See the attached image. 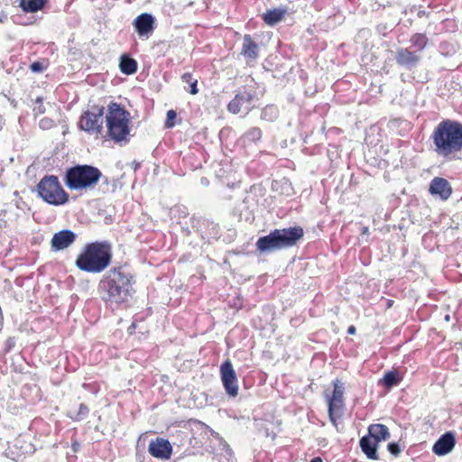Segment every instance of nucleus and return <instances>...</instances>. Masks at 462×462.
<instances>
[{
	"label": "nucleus",
	"mask_w": 462,
	"mask_h": 462,
	"mask_svg": "<svg viewBox=\"0 0 462 462\" xmlns=\"http://www.w3.org/2000/svg\"><path fill=\"white\" fill-rule=\"evenodd\" d=\"M135 276L125 265L111 267L99 280L97 293L100 300L109 308H119L128 302L134 289Z\"/></svg>",
	"instance_id": "f257e3e1"
},
{
	"label": "nucleus",
	"mask_w": 462,
	"mask_h": 462,
	"mask_svg": "<svg viewBox=\"0 0 462 462\" xmlns=\"http://www.w3.org/2000/svg\"><path fill=\"white\" fill-rule=\"evenodd\" d=\"M430 140L434 152L440 157L452 160L462 152V123L443 119L434 128Z\"/></svg>",
	"instance_id": "f03ea898"
},
{
	"label": "nucleus",
	"mask_w": 462,
	"mask_h": 462,
	"mask_svg": "<svg viewBox=\"0 0 462 462\" xmlns=\"http://www.w3.org/2000/svg\"><path fill=\"white\" fill-rule=\"evenodd\" d=\"M112 245L106 240L95 241L84 245L78 254L75 265L82 272L101 273L112 263Z\"/></svg>",
	"instance_id": "7ed1b4c3"
},
{
	"label": "nucleus",
	"mask_w": 462,
	"mask_h": 462,
	"mask_svg": "<svg viewBox=\"0 0 462 462\" xmlns=\"http://www.w3.org/2000/svg\"><path fill=\"white\" fill-rule=\"evenodd\" d=\"M101 171L93 165L77 164L68 168L64 174V183L70 190L93 189L102 179Z\"/></svg>",
	"instance_id": "20e7f679"
},
{
	"label": "nucleus",
	"mask_w": 462,
	"mask_h": 462,
	"mask_svg": "<svg viewBox=\"0 0 462 462\" xmlns=\"http://www.w3.org/2000/svg\"><path fill=\"white\" fill-rule=\"evenodd\" d=\"M129 118L130 113L121 105L110 102L106 115L107 135L116 143H126L129 142Z\"/></svg>",
	"instance_id": "39448f33"
},
{
	"label": "nucleus",
	"mask_w": 462,
	"mask_h": 462,
	"mask_svg": "<svg viewBox=\"0 0 462 462\" xmlns=\"http://www.w3.org/2000/svg\"><path fill=\"white\" fill-rule=\"evenodd\" d=\"M38 196L53 206H61L69 201V194L61 187L55 175H45L37 184Z\"/></svg>",
	"instance_id": "423d86ee"
},
{
	"label": "nucleus",
	"mask_w": 462,
	"mask_h": 462,
	"mask_svg": "<svg viewBox=\"0 0 462 462\" xmlns=\"http://www.w3.org/2000/svg\"><path fill=\"white\" fill-rule=\"evenodd\" d=\"M333 392L328 395V411L329 420L334 426H337V419L343 415L344 411V392L345 384L338 379L333 381Z\"/></svg>",
	"instance_id": "0eeeda50"
},
{
	"label": "nucleus",
	"mask_w": 462,
	"mask_h": 462,
	"mask_svg": "<svg viewBox=\"0 0 462 462\" xmlns=\"http://www.w3.org/2000/svg\"><path fill=\"white\" fill-rule=\"evenodd\" d=\"M104 112L105 107L103 106H91L90 110L84 112L80 116L79 128L88 134H101Z\"/></svg>",
	"instance_id": "6e6552de"
},
{
	"label": "nucleus",
	"mask_w": 462,
	"mask_h": 462,
	"mask_svg": "<svg viewBox=\"0 0 462 462\" xmlns=\"http://www.w3.org/2000/svg\"><path fill=\"white\" fill-rule=\"evenodd\" d=\"M273 232L282 251L297 245L304 236L303 228L300 226L275 228Z\"/></svg>",
	"instance_id": "1a4fd4ad"
},
{
	"label": "nucleus",
	"mask_w": 462,
	"mask_h": 462,
	"mask_svg": "<svg viewBox=\"0 0 462 462\" xmlns=\"http://www.w3.org/2000/svg\"><path fill=\"white\" fill-rule=\"evenodd\" d=\"M256 97V93L252 90H247L245 88L239 89L234 98L228 103L227 110L236 115L242 111L247 115L253 108V101Z\"/></svg>",
	"instance_id": "9d476101"
},
{
	"label": "nucleus",
	"mask_w": 462,
	"mask_h": 462,
	"mask_svg": "<svg viewBox=\"0 0 462 462\" xmlns=\"http://www.w3.org/2000/svg\"><path fill=\"white\" fill-rule=\"evenodd\" d=\"M220 374L223 386L226 393L230 397H236L238 394V382L233 365L229 360H226L220 366Z\"/></svg>",
	"instance_id": "9b49d317"
},
{
	"label": "nucleus",
	"mask_w": 462,
	"mask_h": 462,
	"mask_svg": "<svg viewBox=\"0 0 462 462\" xmlns=\"http://www.w3.org/2000/svg\"><path fill=\"white\" fill-rule=\"evenodd\" d=\"M133 26L140 38L148 39L156 28V19L152 14L143 13L134 20Z\"/></svg>",
	"instance_id": "f8f14e48"
},
{
	"label": "nucleus",
	"mask_w": 462,
	"mask_h": 462,
	"mask_svg": "<svg viewBox=\"0 0 462 462\" xmlns=\"http://www.w3.org/2000/svg\"><path fill=\"white\" fill-rule=\"evenodd\" d=\"M421 60V54L411 51L410 48H399L396 51L395 61L397 65L411 70L416 68Z\"/></svg>",
	"instance_id": "ddd939ff"
},
{
	"label": "nucleus",
	"mask_w": 462,
	"mask_h": 462,
	"mask_svg": "<svg viewBox=\"0 0 462 462\" xmlns=\"http://www.w3.org/2000/svg\"><path fill=\"white\" fill-rule=\"evenodd\" d=\"M77 239V234L70 229H62L56 232L51 241L53 252H59L69 247Z\"/></svg>",
	"instance_id": "4468645a"
},
{
	"label": "nucleus",
	"mask_w": 462,
	"mask_h": 462,
	"mask_svg": "<svg viewBox=\"0 0 462 462\" xmlns=\"http://www.w3.org/2000/svg\"><path fill=\"white\" fill-rule=\"evenodd\" d=\"M456 443L455 433L453 431H447L433 444L432 452L439 457L446 456L454 449Z\"/></svg>",
	"instance_id": "2eb2a0df"
},
{
	"label": "nucleus",
	"mask_w": 462,
	"mask_h": 462,
	"mask_svg": "<svg viewBox=\"0 0 462 462\" xmlns=\"http://www.w3.org/2000/svg\"><path fill=\"white\" fill-rule=\"evenodd\" d=\"M429 191L433 197L445 201L449 199L453 189L448 180L442 177H435L430 183Z\"/></svg>",
	"instance_id": "dca6fc26"
},
{
	"label": "nucleus",
	"mask_w": 462,
	"mask_h": 462,
	"mask_svg": "<svg viewBox=\"0 0 462 462\" xmlns=\"http://www.w3.org/2000/svg\"><path fill=\"white\" fill-rule=\"evenodd\" d=\"M255 248L260 254L264 255L282 251L273 230L257 239Z\"/></svg>",
	"instance_id": "f3484780"
},
{
	"label": "nucleus",
	"mask_w": 462,
	"mask_h": 462,
	"mask_svg": "<svg viewBox=\"0 0 462 462\" xmlns=\"http://www.w3.org/2000/svg\"><path fill=\"white\" fill-rule=\"evenodd\" d=\"M148 451L153 457L168 459L171 457L172 447L169 440L157 438L149 443Z\"/></svg>",
	"instance_id": "a211bd4d"
},
{
	"label": "nucleus",
	"mask_w": 462,
	"mask_h": 462,
	"mask_svg": "<svg viewBox=\"0 0 462 462\" xmlns=\"http://www.w3.org/2000/svg\"><path fill=\"white\" fill-rule=\"evenodd\" d=\"M263 131L258 126L248 128L238 139V144L245 149L257 147L262 141Z\"/></svg>",
	"instance_id": "6ab92c4d"
},
{
	"label": "nucleus",
	"mask_w": 462,
	"mask_h": 462,
	"mask_svg": "<svg viewBox=\"0 0 462 462\" xmlns=\"http://www.w3.org/2000/svg\"><path fill=\"white\" fill-rule=\"evenodd\" d=\"M359 445L363 453L369 459L378 460L379 457L377 454L378 442L374 441L368 434L363 436L360 439Z\"/></svg>",
	"instance_id": "aec40b11"
},
{
	"label": "nucleus",
	"mask_w": 462,
	"mask_h": 462,
	"mask_svg": "<svg viewBox=\"0 0 462 462\" xmlns=\"http://www.w3.org/2000/svg\"><path fill=\"white\" fill-rule=\"evenodd\" d=\"M241 54L247 60H255L259 55L258 45L250 34H245L243 38Z\"/></svg>",
	"instance_id": "412c9836"
},
{
	"label": "nucleus",
	"mask_w": 462,
	"mask_h": 462,
	"mask_svg": "<svg viewBox=\"0 0 462 462\" xmlns=\"http://www.w3.org/2000/svg\"><path fill=\"white\" fill-rule=\"evenodd\" d=\"M200 228L203 239H207L208 242L210 240H217L220 236V227L218 224L213 221L204 220L200 224Z\"/></svg>",
	"instance_id": "4be33fe9"
},
{
	"label": "nucleus",
	"mask_w": 462,
	"mask_h": 462,
	"mask_svg": "<svg viewBox=\"0 0 462 462\" xmlns=\"http://www.w3.org/2000/svg\"><path fill=\"white\" fill-rule=\"evenodd\" d=\"M372 439L376 442H381L383 440H387L390 439L391 434L387 426L383 424H371L368 427V433Z\"/></svg>",
	"instance_id": "5701e85b"
},
{
	"label": "nucleus",
	"mask_w": 462,
	"mask_h": 462,
	"mask_svg": "<svg viewBox=\"0 0 462 462\" xmlns=\"http://www.w3.org/2000/svg\"><path fill=\"white\" fill-rule=\"evenodd\" d=\"M286 13V8H273L263 14L262 19L267 25L273 26L284 18Z\"/></svg>",
	"instance_id": "b1692460"
},
{
	"label": "nucleus",
	"mask_w": 462,
	"mask_h": 462,
	"mask_svg": "<svg viewBox=\"0 0 462 462\" xmlns=\"http://www.w3.org/2000/svg\"><path fill=\"white\" fill-rule=\"evenodd\" d=\"M402 381V377L400 376L398 371L393 370L388 371L384 374L382 379L379 381V384L384 386L386 389L390 390L400 384Z\"/></svg>",
	"instance_id": "393cba45"
},
{
	"label": "nucleus",
	"mask_w": 462,
	"mask_h": 462,
	"mask_svg": "<svg viewBox=\"0 0 462 462\" xmlns=\"http://www.w3.org/2000/svg\"><path fill=\"white\" fill-rule=\"evenodd\" d=\"M119 68L122 73L133 75L137 70V61L129 55L124 54L120 58Z\"/></svg>",
	"instance_id": "a878e982"
},
{
	"label": "nucleus",
	"mask_w": 462,
	"mask_h": 462,
	"mask_svg": "<svg viewBox=\"0 0 462 462\" xmlns=\"http://www.w3.org/2000/svg\"><path fill=\"white\" fill-rule=\"evenodd\" d=\"M411 47L413 48V51H417V53L421 54V52L426 49L429 43V38L425 33H414L410 38Z\"/></svg>",
	"instance_id": "bb28decb"
},
{
	"label": "nucleus",
	"mask_w": 462,
	"mask_h": 462,
	"mask_svg": "<svg viewBox=\"0 0 462 462\" xmlns=\"http://www.w3.org/2000/svg\"><path fill=\"white\" fill-rule=\"evenodd\" d=\"M47 0H20V7L26 13H35L42 10Z\"/></svg>",
	"instance_id": "cd10ccee"
},
{
	"label": "nucleus",
	"mask_w": 462,
	"mask_h": 462,
	"mask_svg": "<svg viewBox=\"0 0 462 462\" xmlns=\"http://www.w3.org/2000/svg\"><path fill=\"white\" fill-rule=\"evenodd\" d=\"M279 116V109L274 105H267L262 109L260 118L267 122H274Z\"/></svg>",
	"instance_id": "c85d7f7f"
},
{
	"label": "nucleus",
	"mask_w": 462,
	"mask_h": 462,
	"mask_svg": "<svg viewBox=\"0 0 462 462\" xmlns=\"http://www.w3.org/2000/svg\"><path fill=\"white\" fill-rule=\"evenodd\" d=\"M88 407L85 403H80L78 411H69L67 416L73 421H81L88 416Z\"/></svg>",
	"instance_id": "c756f323"
},
{
	"label": "nucleus",
	"mask_w": 462,
	"mask_h": 462,
	"mask_svg": "<svg viewBox=\"0 0 462 462\" xmlns=\"http://www.w3.org/2000/svg\"><path fill=\"white\" fill-rule=\"evenodd\" d=\"M249 201H248V198H245L241 203H239L236 208H235V214H236L239 217V219L241 220L243 218V217L245 216V219H249L250 217V211H249V205H248Z\"/></svg>",
	"instance_id": "7c9ffc66"
},
{
	"label": "nucleus",
	"mask_w": 462,
	"mask_h": 462,
	"mask_svg": "<svg viewBox=\"0 0 462 462\" xmlns=\"http://www.w3.org/2000/svg\"><path fill=\"white\" fill-rule=\"evenodd\" d=\"M181 80L184 83H188L189 85V92L191 95H196L199 92V89L197 88L198 80L196 79H193L192 74L189 72H185L181 76Z\"/></svg>",
	"instance_id": "2f4dec72"
},
{
	"label": "nucleus",
	"mask_w": 462,
	"mask_h": 462,
	"mask_svg": "<svg viewBox=\"0 0 462 462\" xmlns=\"http://www.w3.org/2000/svg\"><path fill=\"white\" fill-rule=\"evenodd\" d=\"M47 69L43 61L36 60L30 65V69L33 73H42Z\"/></svg>",
	"instance_id": "473e14b6"
},
{
	"label": "nucleus",
	"mask_w": 462,
	"mask_h": 462,
	"mask_svg": "<svg viewBox=\"0 0 462 462\" xmlns=\"http://www.w3.org/2000/svg\"><path fill=\"white\" fill-rule=\"evenodd\" d=\"M55 126V122L51 118L43 117L39 122V127L42 130H49Z\"/></svg>",
	"instance_id": "72a5a7b5"
},
{
	"label": "nucleus",
	"mask_w": 462,
	"mask_h": 462,
	"mask_svg": "<svg viewBox=\"0 0 462 462\" xmlns=\"http://www.w3.org/2000/svg\"><path fill=\"white\" fill-rule=\"evenodd\" d=\"M177 117V113L171 109L167 112L166 115V121H165V127L166 128H172L174 126L173 120Z\"/></svg>",
	"instance_id": "f704fd0d"
},
{
	"label": "nucleus",
	"mask_w": 462,
	"mask_h": 462,
	"mask_svg": "<svg viewBox=\"0 0 462 462\" xmlns=\"http://www.w3.org/2000/svg\"><path fill=\"white\" fill-rule=\"evenodd\" d=\"M16 345V337H9L5 342L4 351L5 353L11 352Z\"/></svg>",
	"instance_id": "c9c22d12"
},
{
	"label": "nucleus",
	"mask_w": 462,
	"mask_h": 462,
	"mask_svg": "<svg viewBox=\"0 0 462 462\" xmlns=\"http://www.w3.org/2000/svg\"><path fill=\"white\" fill-rule=\"evenodd\" d=\"M387 449L394 457L399 456V454L401 453V448L397 442H390L387 445Z\"/></svg>",
	"instance_id": "e433bc0d"
},
{
	"label": "nucleus",
	"mask_w": 462,
	"mask_h": 462,
	"mask_svg": "<svg viewBox=\"0 0 462 462\" xmlns=\"http://www.w3.org/2000/svg\"><path fill=\"white\" fill-rule=\"evenodd\" d=\"M33 112L35 115H42V114H44L45 113V106H43V104H41V105H37L34 108H33Z\"/></svg>",
	"instance_id": "4c0bfd02"
},
{
	"label": "nucleus",
	"mask_w": 462,
	"mask_h": 462,
	"mask_svg": "<svg viewBox=\"0 0 462 462\" xmlns=\"http://www.w3.org/2000/svg\"><path fill=\"white\" fill-rule=\"evenodd\" d=\"M356 327H355L354 325H351V326H349V327H348V328H347V334H349V335H355V334H356Z\"/></svg>",
	"instance_id": "58836bf2"
},
{
	"label": "nucleus",
	"mask_w": 462,
	"mask_h": 462,
	"mask_svg": "<svg viewBox=\"0 0 462 462\" xmlns=\"http://www.w3.org/2000/svg\"><path fill=\"white\" fill-rule=\"evenodd\" d=\"M35 103H36V105L43 104V97H38L35 99Z\"/></svg>",
	"instance_id": "ea45409f"
},
{
	"label": "nucleus",
	"mask_w": 462,
	"mask_h": 462,
	"mask_svg": "<svg viewBox=\"0 0 462 462\" xmlns=\"http://www.w3.org/2000/svg\"><path fill=\"white\" fill-rule=\"evenodd\" d=\"M310 462H323V460L320 457H315L311 458Z\"/></svg>",
	"instance_id": "a19ab883"
},
{
	"label": "nucleus",
	"mask_w": 462,
	"mask_h": 462,
	"mask_svg": "<svg viewBox=\"0 0 462 462\" xmlns=\"http://www.w3.org/2000/svg\"><path fill=\"white\" fill-rule=\"evenodd\" d=\"M133 165H134V171H137L141 167V163L137 162H134Z\"/></svg>",
	"instance_id": "79ce46f5"
},
{
	"label": "nucleus",
	"mask_w": 462,
	"mask_h": 462,
	"mask_svg": "<svg viewBox=\"0 0 462 462\" xmlns=\"http://www.w3.org/2000/svg\"><path fill=\"white\" fill-rule=\"evenodd\" d=\"M32 452H34V448H32V447H30L29 449H26L24 451V453H32Z\"/></svg>",
	"instance_id": "37998d69"
},
{
	"label": "nucleus",
	"mask_w": 462,
	"mask_h": 462,
	"mask_svg": "<svg viewBox=\"0 0 462 462\" xmlns=\"http://www.w3.org/2000/svg\"><path fill=\"white\" fill-rule=\"evenodd\" d=\"M367 232H368V227H364V228H363V233H364V234H365V233H367Z\"/></svg>",
	"instance_id": "c03bdc74"
},
{
	"label": "nucleus",
	"mask_w": 462,
	"mask_h": 462,
	"mask_svg": "<svg viewBox=\"0 0 462 462\" xmlns=\"http://www.w3.org/2000/svg\"><path fill=\"white\" fill-rule=\"evenodd\" d=\"M392 304H393V300H389V302H388V307H391V306H392Z\"/></svg>",
	"instance_id": "a18cd8bd"
},
{
	"label": "nucleus",
	"mask_w": 462,
	"mask_h": 462,
	"mask_svg": "<svg viewBox=\"0 0 462 462\" xmlns=\"http://www.w3.org/2000/svg\"><path fill=\"white\" fill-rule=\"evenodd\" d=\"M445 319H446L447 320H448V319H449V316H448V315H447Z\"/></svg>",
	"instance_id": "49530a36"
}]
</instances>
